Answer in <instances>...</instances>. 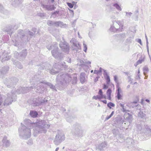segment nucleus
Returning a JSON list of instances; mask_svg holds the SVG:
<instances>
[{
	"mask_svg": "<svg viewBox=\"0 0 151 151\" xmlns=\"http://www.w3.org/2000/svg\"><path fill=\"white\" fill-rule=\"evenodd\" d=\"M98 94H99V95H97L93 96V99L95 100H101L102 99H106V96L103 94V92L101 89H100L99 90L98 92Z\"/></svg>",
	"mask_w": 151,
	"mask_h": 151,
	"instance_id": "nucleus-1",
	"label": "nucleus"
},
{
	"mask_svg": "<svg viewBox=\"0 0 151 151\" xmlns=\"http://www.w3.org/2000/svg\"><path fill=\"white\" fill-rule=\"evenodd\" d=\"M104 76L106 81V83L107 84H109L110 82V79L109 76L107 73H104Z\"/></svg>",
	"mask_w": 151,
	"mask_h": 151,
	"instance_id": "nucleus-2",
	"label": "nucleus"
},
{
	"mask_svg": "<svg viewBox=\"0 0 151 151\" xmlns=\"http://www.w3.org/2000/svg\"><path fill=\"white\" fill-rule=\"evenodd\" d=\"M112 93V90L110 89H109L106 91V94L108 96V99L109 100L111 99V94Z\"/></svg>",
	"mask_w": 151,
	"mask_h": 151,
	"instance_id": "nucleus-3",
	"label": "nucleus"
},
{
	"mask_svg": "<svg viewBox=\"0 0 151 151\" xmlns=\"http://www.w3.org/2000/svg\"><path fill=\"white\" fill-rule=\"evenodd\" d=\"M30 114V115L33 117H35L37 115V113L36 111H31Z\"/></svg>",
	"mask_w": 151,
	"mask_h": 151,
	"instance_id": "nucleus-4",
	"label": "nucleus"
},
{
	"mask_svg": "<svg viewBox=\"0 0 151 151\" xmlns=\"http://www.w3.org/2000/svg\"><path fill=\"white\" fill-rule=\"evenodd\" d=\"M107 105L110 109H111V107H114L115 106V104L111 102L107 104Z\"/></svg>",
	"mask_w": 151,
	"mask_h": 151,
	"instance_id": "nucleus-5",
	"label": "nucleus"
},
{
	"mask_svg": "<svg viewBox=\"0 0 151 151\" xmlns=\"http://www.w3.org/2000/svg\"><path fill=\"white\" fill-rule=\"evenodd\" d=\"M114 6L116 7L117 9L118 10L121 11L122 9L120 6L117 4H114Z\"/></svg>",
	"mask_w": 151,
	"mask_h": 151,
	"instance_id": "nucleus-6",
	"label": "nucleus"
},
{
	"mask_svg": "<svg viewBox=\"0 0 151 151\" xmlns=\"http://www.w3.org/2000/svg\"><path fill=\"white\" fill-rule=\"evenodd\" d=\"M117 88V93H121L122 92V90L121 88L119 87V85H118L116 86Z\"/></svg>",
	"mask_w": 151,
	"mask_h": 151,
	"instance_id": "nucleus-7",
	"label": "nucleus"
},
{
	"mask_svg": "<svg viewBox=\"0 0 151 151\" xmlns=\"http://www.w3.org/2000/svg\"><path fill=\"white\" fill-rule=\"evenodd\" d=\"M117 97L118 100L121 99H122V96L121 93H117Z\"/></svg>",
	"mask_w": 151,
	"mask_h": 151,
	"instance_id": "nucleus-8",
	"label": "nucleus"
},
{
	"mask_svg": "<svg viewBox=\"0 0 151 151\" xmlns=\"http://www.w3.org/2000/svg\"><path fill=\"white\" fill-rule=\"evenodd\" d=\"M114 111H113L111 114L110 115V116H107L106 118V120H107L108 119H110L111 116H113V115L114 114Z\"/></svg>",
	"mask_w": 151,
	"mask_h": 151,
	"instance_id": "nucleus-9",
	"label": "nucleus"
},
{
	"mask_svg": "<svg viewBox=\"0 0 151 151\" xmlns=\"http://www.w3.org/2000/svg\"><path fill=\"white\" fill-rule=\"evenodd\" d=\"M67 4H68V6L70 8H73V5L72 4H71V3H68Z\"/></svg>",
	"mask_w": 151,
	"mask_h": 151,
	"instance_id": "nucleus-10",
	"label": "nucleus"
},
{
	"mask_svg": "<svg viewBox=\"0 0 151 151\" xmlns=\"http://www.w3.org/2000/svg\"><path fill=\"white\" fill-rule=\"evenodd\" d=\"M120 106L123 109V112H125L126 111V110L124 108V105L122 104H120Z\"/></svg>",
	"mask_w": 151,
	"mask_h": 151,
	"instance_id": "nucleus-11",
	"label": "nucleus"
},
{
	"mask_svg": "<svg viewBox=\"0 0 151 151\" xmlns=\"http://www.w3.org/2000/svg\"><path fill=\"white\" fill-rule=\"evenodd\" d=\"M87 49V46L85 44H83V50L85 52H86V50Z\"/></svg>",
	"mask_w": 151,
	"mask_h": 151,
	"instance_id": "nucleus-12",
	"label": "nucleus"
},
{
	"mask_svg": "<svg viewBox=\"0 0 151 151\" xmlns=\"http://www.w3.org/2000/svg\"><path fill=\"white\" fill-rule=\"evenodd\" d=\"M114 77V81L116 82H118V78L117 76H115Z\"/></svg>",
	"mask_w": 151,
	"mask_h": 151,
	"instance_id": "nucleus-13",
	"label": "nucleus"
},
{
	"mask_svg": "<svg viewBox=\"0 0 151 151\" xmlns=\"http://www.w3.org/2000/svg\"><path fill=\"white\" fill-rule=\"evenodd\" d=\"M108 88V86L105 84H104L103 85V88L104 89H106Z\"/></svg>",
	"mask_w": 151,
	"mask_h": 151,
	"instance_id": "nucleus-14",
	"label": "nucleus"
},
{
	"mask_svg": "<svg viewBox=\"0 0 151 151\" xmlns=\"http://www.w3.org/2000/svg\"><path fill=\"white\" fill-rule=\"evenodd\" d=\"M142 62V60H139L137 62V65L141 63Z\"/></svg>",
	"mask_w": 151,
	"mask_h": 151,
	"instance_id": "nucleus-15",
	"label": "nucleus"
},
{
	"mask_svg": "<svg viewBox=\"0 0 151 151\" xmlns=\"http://www.w3.org/2000/svg\"><path fill=\"white\" fill-rule=\"evenodd\" d=\"M101 101L103 102L105 104H107V101L106 100H101Z\"/></svg>",
	"mask_w": 151,
	"mask_h": 151,
	"instance_id": "nucleus-16",
	"label": "nucleus"
},
{
	"mask_svg": "<svg viewBox=\"0 0 151 151\" xmlns=\"http://www.w3.org/2000/svg\"><path fill=\"white\" fill-rule=\"evenodd\" d=\"M2 103V99L1 97L0 96V106L1 105Z\"/></svg>",
	"mask_w": 151,
	"mask_h": 151,
	"instance_id": "nucleus-17",
	"label": "nucleus"
},
{
	"mask_svg": "<svg viewBox=\"0 0 151 151\" xmlns=\"http://www.w3.org/2000/svg\"><path fill=\"white\" fill-rule=\"evenodd\" d=\"M138 42L141 44V40L140 39H139L138 40Z\"/></svg>",
	"mask_w": 151,
	"mask_h": 151,
	"instance_id": "nucleus-18",
	"label": "nucleus"
},
{
	"mask_svg": "<svg viewBox=\"0 0 151 151\" xmlns=\"http://www.w3.org/2000/svg\"><path fill=\"white\" fill-rule=\"evenodd\" d=\"M54 9H55V8H54V6H53V8H52V9H48V10H52Z\"/></svg>",
	"mask_w": 151,
	"mask_h": 151,
	"instance_id": "nucleus-19",
	"label": "nucleus"
},
{
	"mask_svg": "<svg viewBox=\"0 0 151 151\" xmlns=\"http://www.w3.org/2000/svg\"><path fill=\"white\" fill-rule=\"evenodd\" d=\"M137 99L138 100L137 102H133V103H136L139 101V99Z\"/></svg>",
	"mask_w": 151,
	"mask_h": 151,
	"instance_id": "nucleus-20",
	"label": "nucleus"
},
{
	"mask_svg": "<svg viewBox=\"0 0 151 151\" xmlns=\"http://www.w3.org/2000/svg\"><path fill=\"white\" fill-rule=\"evenodd\" d=\"M146 101H147V102H149V101L148 99L146 100Z\"/></svg>",
	"mask_w": 151,
	"mask_h": 151,
	"instance_id": "nucleus-21",
	"label": "nucleus"
},
{
	"mask_svg": "<svg viewBox=\"0 0 151 151\" xmlns=\"http://www.w3.org/2000/svg\"><path fill=\"white\" fill-rule=\"evenodd\" d=\"M51 2H54V0H51Z\"/></svg>",
	"mask_w": 151,
	"mask_h": 151,
	"instance_id": "nucleus-22",
	"label": "nucleus"
},
{
	"mask_svg": "<svg viewBox=\"0 0 151 151\" xmlns=\"http://www.w3.org/2000/svg\"><path fill=\"white\" fill-rule=\"evenodd\" d=\"M92 72H93V70H92V71H91V73H92Z\"/></svg>",
	"mask_w": 151,
	"mask_h": 151,
	"instance_id": "nucleus-23",
	"label": "nucleus"
},
{
	"mask_svg": "<svg viewBox=\"0 0 151 151\" xmlns=\"http://www.w3.org/2000/svg\"><path fill=\"white\" fill-rule=\"evenodd\" d=\"M97 80H98L99 78L98 77H97Z\"/></svg>",
	"mask_w": 151,
	"mask_h": 151,
	"instance_id": "nucleus-24",
	"label": "nucleus"
},
{
	"mask_svg": "<svg viewBox=\"0 0 151 151\" xmlns=\"http://www.w3.org/2000/svg\"><path fill=\"white\" fill-rule=\"evenodd\" d=\"M113 86L114 87V85H113Z\"/></svg>",
	"mask_w": 151,
	"mask_h": 151,
	"instance_id": "nucleus-25",
	"label": "nucleus"
},
{
	"mask_svg": "<svg viewBox=\"0 0 151 151\" xmlns=\"http://www.w3.org/2000/svg\"><path fill=\"white\" fill-rule=\"evenodd\" d=\"M139 71H138V73H139Z\"/></svg>",
	"mask_w": 151,
	"mask_h": 151,
	"instance_id": "nucleus-26",
	"label": "nucleus"
},
{
	"mask_svg": "<svg viewBox=\"0 0 151 151\" xmlns=\"http://www.w3.org/2000/svg\"><path fill=\"white\" fill-rule=\"evenodd\" d=\"M56 150H58V149H56Z\"/></svg>",
	"mask_w": 151,
	"mask_h": 151,
	"instance_id": "nucleus-27",
	"label": "nucleus"
},
{
	"mask_svg": "<svg viewBox=\"0 0 151 151\" xmlns=\"http://www.w3.org/2000/svg\"><path fill=\"white\" fill-rule=\"evenodd\" d=\"M56 150H58V149H56Z\"/></svg>",
	"mask_w": 151,
	"mask_h": 151,
	"instance_id": "nucleus-28",
	"label": "nucleus"
},
{
	"mask_svg": "<svg viewBox=\"0 0 151 151\" xmlns=\"http://www.w3.org/2000/svg\"><path fill=\"white\" fill-rule=\"evenodd\" d=\"M56 150H58V149H56Z\"/></svg>",
	"mask_w": 151,
	"mask_h": 151,
	"instance_id": "nucleus-29",
	"label": "nucleus"
}]
</instances>
